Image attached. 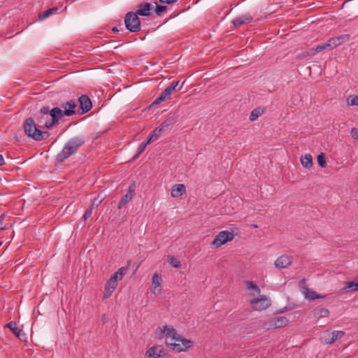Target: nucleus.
Returning a JSON list of instances; mask_svg holds the SVG:
<instances>
[{
	"mask_svg": "<svg viewBox=\"0 0 358 358\" xmlns=\"http://www.w3.org/2000/svg\"><path fill=\"white\" fill-rule=\"evenodd\" d=\"M164 131H165V129H163L162 127H161L159 126V127L155 128V130L152 131V133L150 135L152 136V138L155 140H157Z\"/></svg>",
	"mask_w": 358,
	"mask_h": 358,
	"instance_id": "nucleus-32",
	"label": "nucleus"
},
{
	"mask_svg": "<svg viewBox=\"0 0 358 358\" xmlns=\"http://www.w3.org/2000/svg\"><path fill=\"white\" fill-rule=\"evenodd\" d=\"M185 193V186L183 184L175 185L172 187L171 196L176 198L180 197Z\"/></svg>",
	"mask_w": 358,
	"mask_h": 358,
	"instance_id": "nucleus-18",
	"label": "nucleus"
},
{
	"mask_svg": "<svg viewBox=\"0 0 358 358\" xmlns=\"http://www.w3.org/2000/svg\"><path fill=\"white\" fill-rule=\"evenodd\" d=\"M245 285L247 286L248 289L252 291L250 293L251 295H255L257 294L260 293L259 287L252 281H245Z\"/></svg>",
	"mask_w": 358,
	"mask_h": 358,
	"instance_id": "nucleus-27",
	"label": "nucleus"
},
{
	"mask_svg": "<svg viewBox=\"0 0 358 358\" xmlns=\"http://www.w3.org/2000/svg\"><path fill=\"white\" fill-rule=\"evenodd\" d=\"M292 263V257L287 255L280 256L276 259L274 265L277 268L282 269L289 267Z\"/></svg>",
	"mask_w": 358,
	"mask_h": 358,
	"instance_id": "nucleus-9",
	"label": "nucleus"
},
{
	"mask_svg": "<svg viewBox=\"0 0 358 358\" xmlns=\"http://www.w3.org/2000/svg\"><path fill=\"white\" fill-rule=\"evenodd\" d=\"M164 334L166 338H172V340H174V341H176V340L180 338V335L177 333L174 328H169L166 325L163 326V329L162 330V336L160 338H162Z\"/></svg>",
	"mask_w": 358,
	"mask_h": 358,
	"instance_id": "nucleus-13",
	"label": "nucleus"
},
{
	"mask_svg": "<svg viewBox=\"0 0 358 358\" xmlns=\"http://www.w3.org/2000/svg\"><path fill=\"white\" fill-rule=\"evenodd\" d=\"M112 31H114V32H117L119 30L117 29V27H113V28L112 29Z\"/></svg>",
	"mask_w": 358,
	"mask_h": 358,
	"instance_id": "nucleus-52",
	"label": "nucleus"
},
{
	"mask_svg": "<svg viewBox=\"0 0 358 358\" xmlns=\"http://www.w3.org/2000/svg\"><path fill=\"white\" fill-rule=\"evenodd\" d=\"M350 38V35L345 34L341 35L337 37L331 38L329 40V43L331 44V47H336L341 44H342L343 42L348 41Z\"/></svg>",
	"mask_w": 358,
	"mask_h": 358,
	"instance_id": "nucleus-17",
	"label": "nucleus"
},
{
	"mask_svg": "<svg viewBox=\"0 0 358 358\" xmlns=\"http://www.w3.org/2000/svg\"><path fill=\"white\" fill-rule=\"evenodd\" d=\"M252 20V17L247 13L245 15L236 17L233 21L232 24L235 27H240L243 24H248Z\"/></svg>",
	"mask_w": 358,
	"mask_h": 358,
	"instance_id": "nucleus-14",
	"label": "nucleus"
},
{
	"mask_svg": "<svg viewBox=\"0 0 358 358\" xmlns=\"http://www.w3.org/2000/svg\"><path fill=\"white\" fill-rule=\"evenodd\" d=\"M329 314V311L327 308H320L315 313V315L319 317H327Z\"/></svg>",
	"mask_w": 358,
	"mask_h": 358,
	"instance_id": "nucleus-37",
	"label": "nucleus"
},
{
	"mask_svg": "<svg viewBox=\"0 0 358 358\" xmlns=\"http://www.w3.org/2000/svg\"><path fill=\"white\" fill-rule=\"evenodd\" d=\"M348 103L350 106H358V96H350L348 99Z\"/></svg>",
	"mask_w": 358,
	"mask_h": 358,
	"instance_id": "nucleus-39",
	"label": "nucleus"
},
{
	"mask_svg": "<svg viewBox=\"0 0 358 358\" xmlns=\"http://www.w3.org/2000/svg\"><path fill=\"white\" fill-rule=\"evenodd\" d=\"M173 340H172V338H171V340H170V341H168V340L166 339V341H168L169 343H173Z\"/></svg>",
	"mask_w": 358,
	"mask_h": 358,
	"instance_id": "nucleus-53",
	"label": "nucleus"
},
{
	"mask_svg": "<svg viewBox=\"0 0 358 358\" xmlns=\"http://www.w3.org/2000/svg\"><path fill=\"white\" fill-rule=\"evenodd\" d=\"M24 130L26 135L35 141H40L49 137L48 131H42L36 127L32 117H28L24 122Z\"/></svg>",
	"mask_w": 358,
	"mask_h": 358,
	"instance_id": "nucleus-2",
	"label": "nucleus"
},
{
	"mask_svg": "<svg viewBox=\"0 0 358 358\" xmlns=\"http://www.w3.org/2000/svg\"><path fill=\"white\" fill-rule=\"evenodd\" d=\"M85 143L83 138L76 137L66 144L62 150L56 156V161L62 163L70 156L75 154L78 149Z\"/></svg>",
	"mask_w": 358,
	"mask_h": 358,
	"instance_id": "nucleus-1",
	"label": "nucleus"
},
{
	"mask_svg": "<svg viewBox=\"0 0 358 358\" xmlns=\"http://www.w3.org/2000/svg\"><path fill=\"white\" fill-rule=\"evenodd\" d=\"M275 329L285 327L288 323V320L285 317H276L273 318Z\"/></svg>",
	"mask_w": 358,
	"mask_h": 358,
	"instance_id": "nucleus-20",
	"label": "nucleus"
},
{
	"mask_svg": "<svg viewBox=\"0 0 358 358\" xmlns=\"http://www.w3.org/2000/svg\"><path fill=\"white\" fill-rule=\"evenodd\" d=\"M78 101L80 103V109L81 110V112L79 113L80 114H84L92 108V101L88 96L85 94L81 95L78 99Z\"/></svg>",
	"mask_w": 358,
	"mask_h": 358,
	"instance_id": "nucleus-10",
	"label": "nucleus"
},
{
	"mask_svg": "<svg viewBox=\"0 0 358 358\" xmlns=\"http://www.w3.org/2000/svg\"><path fill=\"white\" fill-rule=\"evenodd\" d=\"M331 47V44L329 43V41L324 43L318 45L316 46L315 48H311L308 51L306 52L307 55H314L317 52H320L324 50H326L327 48Z\"/></svg>",
	"mask_w": 358,
	"mask_h": 358,
	"instance_id": "nucleus-19",
	"label": "nucleus"
},
{
	"mask_svg": "<svg viewBox=\"0 0 358 358\" xmlns=\"http://www.w3.org/2000/svg\"><path fill=\"white\" fill-rule=\"evenodd\" d=\"M106 285L115 289L117 285V280H116V275H112L109 280L106 283Z\"/></svg>",
	"mask_w": 358,
	"mask_h": 358,
	"instance_id": "nucleus-31",
	"label": "nucleus"
},
{
	"mask_svg": "<svg viewBox=\"0 0 358 358\" xmlns=\"http://www.w3.org/2000/svg\"><path fill=\"white\" fill-rule=\"evenodd\" d=\"M171 90H167L166 88L160 94L165 99H167L171 95L170 92Z\"/></svg>",
	"mask_w": 358,
	"mask_h": 358,
	"instance_id": "nucleus-45",
	"label": "nucleus"
},
{
	"mask_svg": "<svg viewBox=\"0 0 358 358\" xmlns=\"http://www.w3.org/2000/svg\"><path fill=\"white\" fill-rule=\"evenodd\" d=\"M115 289L110 287H108L107 285H105L104 292H103V299H107L109 296H110Z\"/></svg>",
	"mask_w": 358,
	"mask_h": 358,
	"instance_id": "nucleus-35",
	"label": "nucleus"
},
{
	"mask_svg": "<svg viewBox=\"0 0 358 358\" xmlns=\"http://www.w3.org/2000/svg\"><path fill=\"white\" fill-rule=\"evenodd\" d=\"M162 3L172 4L176 3L178 0H159Z\"/></svg>",
	"mask_w": 358,
	"mask_h": 358,
	"instance_id": "nucleus-48",
	"label": "nucleus"
},
{
	"mask_svg": "<svg viewBox=\"0 0 358 358\" xmlns=\"http://www.w3.org/2000/svg\"><path fill=\"white\" fill-rule=\"evenodd\" d=\"M262 327L264 329H266V330L274 329L275 327H274V324H273V318L264 322Z\"/></svg>",
	"mask_w": 358,
	"mask_h": 358,
	"instance_id": "nucleus-36",
	"label": "nucleus"
},
{
	"mask_svg": "<svg viewBox=\"0 0 358 358\" xmlns=\"http://www.w3.org/2000/svg\"><path fill=\"white\" fill-rule=\"evenodd\" d=\"M125 27L131 32H137L141 30V22L138 16L134 12H129L124 17Z\"/></svg>",
	"mask_w": 358,
	"mask_h": 358,
	"instance_id": "nucleus-4",
	"label": "nucleus"
},
{
	"mask_svg": "<svg viewBox=\"0 0 358 358\" xmlns=\"http://www.w3.org/2000/svg\"><path fill=\"white\" fill-rule=\"evenodd\" d=\"M154 358H157V357H154Z\"/></svg>",
	"mask_w": 358,
	"mask_h": 358,
	"instance_id": "nucleus-55",
	"label": "nucleus"
},
{
	"mask_svg": "<svg viewBox=\"0 0 358 358\" xmlns=\"http://www.w3.org/2000/svg\"><path fill=\"white\" fill-rule=\"evenodd\" d=\"M152 285H154V291L153 292L155 294H160L161 292V288H160V282H161V277L155 273L152 276Z\"/></svg>",
	"mask_w": 358,
	"mask_h": 358,
	"instance_id": "nucleus-21",
	"label": "nucleus"
},
{
	"mask_svg": "<svg viewBox=\"0 0 358 358\" xmlns=\"http://www.w3.org/2000/svg\"><path fill=\"white\" fill-rule=\"evenodd\" d=\"M179 84V81L172 82L169 87H166L167 90H171L170 92L172 94L173 91L176 90V87Z\"/></svg>",
	"mask_w": 358,
	"mask_h": 358,
	"instance_id": "nucleus-42",
	"label": "nucleus"
},
{
	"mask_svg": "<svg viewBox=\"0 0 358 358\" xmlns=\"http://www.w3.org/2000/svg\"><path fill=\"white\" fill-rule=\"evenodd\" d=\"M58 10L59 9H58L57 7H54V8H49V9L46 10L45 11H44L43 13H39L38 14V19L40 20H43L44 19L48 17L51 15L57 13Z\"/></svg>",
	"mask_w": 358,
	"mask_h": 358,
	"instance_id": "nucleus-25",
	"label": "nucleus"
},
{
	"mask_svg": "<svg viewBox=\"0 0 358 358\" xmlns=\"http://www.w3.org/2000/svg\"><path fill=\"white\" fill-rule=\"evenodd\" d=\"M146 147H147L146 143H145L144 142H143V143H142L139 145L138 152H137V154L134 157V159H136V158H137V157L141 155V153H142V152L145 150V148H146Z\"/></svg>",
	"mask_w": 358,
	"mask_h": 358,
	"instance_id": "nucleus-40",
	"label": "nucleus"
},
{
	"mask_svg": "<svg viewBox=\"0 0 358 358\" xmlns=\"http://www.w3.org/2000/svg\"><path fill=\"white\" fill-rule=\"evenodd\" d=\"M345 333L342 331H334L331 333V336L329 338L325 339V342L328 344L334 343L336 340L342 338Z\"/></svg>",
	"mask_w": 358,
	"mask_h": 358,
	"instance_id": "nucleus-22",
	"label": "nucleus"
},
{
	"mask_svg": "<svg viewBox=\"0 0 358 358\" xmlns=\"http://www.w3.org/2000/svg\"><path fill=\"white\" fill-rule=\"evenodd\" d=\"M299 284L301 289H303V294H304L305 297L307 299L313 301L316 299H320L324 297L323 296L317 294L315 291L309 289L306 285V279L303 278L301 280Z\"/></svg>",
	"mask_w": 358,
	"mask_h": 358,
	"instance_id": "nucleus-8",
	"label": "nucleus"
},
{
	"mask_svg": "<svg viewBox=\"0 0 358 358\" xmlns=\"http://www.w3.org/2000/svg\"><path fill=\"white\" fill-rule=\"evenodd\" d=\"M4 217H5V214L4 213H3V214H1L0 215V225H2V224H3L2 222H3V220Z\"/></svg>",
	"mask_w": 358,
	"mask_h": 358,
	"instance_id": "nucleus-51",
	"label": "nucleus"
},
{
	"mask_svg": "<svg viewBox=\"0 0 358 358\" xmlns=\"http://www.w3.org/2000/svg\"><path fill=\"white\" fill-rule=\"evenodd\" d=\"M166 99L162 95L159 94V96L154 101L152 105L159 104L161 102L164 101Z\"/></svg>",
	"mask_w": 358,
	"mask_h": 358,
	"instance_id": "nucleus-46",
	"label": "nucleus"
},
{
	"mask_svg": "<svg viewBox=\"0 0 358 358\" xmlns=\"http://www.w3.org/2000/svg\"><path fill=\"white\" fill-rule=\"evenodd\" d=\"M62 108H64V110H70L72 112V115L76 114L75 108H76L77 105L76 102L73 100H70L66 101V103H64L61 105Z\"/></svg>",
	"mask_w": 358,
	"mask_h": 358,
	"instance_id": "nucleus-24",
	"label": "nucleus"
},
{
	"mask_svg": "<svg viewBox=\"0 0 358 358\" xmlns=\"http://www.w3.org/2000/svg\"><path fill=\"white\" fill-rule=\"evenodd\" d=\"M234 234L228 231H222L218 233L211 243V246L215 248H220L228 241L234 239Z\"/></svg>",
	"mask_w": 358,
	"mask_h": 358,
	"instance_id": "nucleus-5",
	"label": "nucleus"
},
{
	"mask_svg": "<svg viewBox=\"0 0 358 358\" xmlns=\"http://www.w3.org/2000/svg\"><path fill=\"white\" fill-rule=\"evenodd\" d=\"M169 263L174 268H179L181 267V263L179 260H178L176 257L171 256L168 257Z\"/></svg>",
	"mask_w": 358,
	"mask_h": 358,
	"instance_id": "nucleus-29",
	"label": "nucleus"
},
{
	"mask_svg": "<svg viewBox=\"0 0 358 358\" xmlns=\"http://www.w3.org/2000/svg\"><path fill=\"white\" fill-rule=\"evenodd\" d=\"M138 9L135 13L141 16H150L153 6L150 3H140L137 6Z\"/></svg>",
	"mask_w": 358,
	"mask_h": 358,
	"instance_id": "nucleus-11",
	"label": "nucleus"
},
{
	"mask_svg": "<svg viewBox=\"0 0 358 358\" xmlns=\"http://www.w3.org/2000/svg\"><path fill=\"white\" fill-rule=\"evenodd\" d=\"M5 164L4 159L1 155H0V166H3Z\"/></svg>",
	"mask_w": 358,
	"mask_h": 358,
	"instance_id": "nucleus-50",
	"label": "nucleus"
},
{
	"mask_svg": "<svg viewBox=\"0 0 358 358\" xmlns=\"http://www.w3.org/2000/svg\"><path fill=\"white\" fill-rule=\"evenodd\" d=\"M250 304L252 306V308L255 310H263L270 306L268 300L264 295H262L258 298L252 299L250 301Z\"/></svg>",
	"mask_w": 358,
	"mask_h": 358,
	"instance_id": "nucleus-7",
	"label": "nucleus"
},
{
	"mask_svg": "<svg viewBox=\"0 0 358 358\" xmlns=\"http://www.w3.org/2000/svg\"><path fill=\"white\" fill-rule=\"evenodd\" d=\"M103 198H99V196H98L96 198H95L91 205V208H93L94 207H98L101 203L102 202Z\"/></svg>",
	"mask_w": 358,
	"mask_h": 358,
	"instance_id": "nucleus-41",
	"label": "nucleus"
},
{
	"mask_svg": "<svg viewBox=\"0 0 358 358\" xmlns=\"http://www.w3.org/2000/svg\"><path fill=\"white\" fill-rule=\"evenodd\" d=\"M148 357H157L159 358L164 355V349L161 346H152L145 353Z\"/></svg>",
	"mask_w": 358,
	"mask_h": 358,
	"instance_id": "nucleus-15",
	"label": "nucleus"
},
{
	"mask_svg": "<svg viewBox=\"0 0 358 358\" xmlns=\"http://www.w3.org/2000/svg\"><path fill=\"white\" fill-rule=\"evenodd\" d=\"M134 185H131L129 187V189H128L127 194L122 197V199L118 204V206H117L119 209L122 208V206L126 205L129 201H130L131 200V199L133 198V196H134Z\"/></svg>",
	"mask_w": 358,
	"mask_h": 358,
	"instance_id": "nucleus-16",
	"label": "nucleus"
},
{
	"mask_svg": "<svg viewBox=\"0 0 358 358\" xmlns=\"http://www.w3.org/2000/svg\"><path fill=\"white\" fill-rule=\"evenodd\" d=\"M176 120H177V117H176V116L169 117L161 124L160 127H162L163 129H166L169 127L175 124Z\"/></svg>",
	"mask_w": 358,
	"mask_h": 358,
	"instance_id": "nucleus-28",
	"label": "nucleus"
},
{
	"mask_svg": "<svg viewBox=\"0 0 358 358\" xmlns=\"http://www.w3.org/2000/svg\"><path fill=\"white\" fill-rule=\"evenodd\" d=\"M155 141V139L152 138V136L150 135V136L148 137V140H147L145 142H144V143H146V145H148V144H150L151 142H152V141Z\"/></svg>",
	"mask_w": 358,
	"mask_h": 358,
	"instance_id": "nucleus-49",
	"label": "nucleus"
},
{
	"mask_svg": "<svg viewBox=\"0 0 358 358\" xmlns=\"http://www.w3.org/2000/svg\"><path fill=\"white\" fill-rule=\"evenodd\" d=\"M127 268L125 267H121L117 272L113 275H116V280H120L123 276L127 273Z\"/></svg>",
	"mask_w": 358,
	"mask_h": 358,
	"instance_id": "nucleus-33",
	"label": "nucleus"
},
{
	"mask_svg": "<svg viewBox=\"0 0 358 358\" xmlns=\"http://www.w3.org/2000/svg\"><path fill=\"white\" fill-rule=\"evenodd\" d=\"M301 164L304 168L310 169L313 166V158L310 154H306L301 157Z\"/></svg>",
	"mask_w": 358,
	"mask_h": 358,
	"instance_id": "nucleus-23",
	"label": "nucleus"
},
{
	"mask_svg": "<svg viewBox=\"0 0 358 358\" xmlns=\"http://www.w3.org/2000/svg\"><path fill=\"white\" fill-rule=\"evenodd\" d=\"M167 345L172 346V349L176 352L185 351L189 348L192 345V342L189 340L183 338L180 335V338L175 341V343H169L166 341Z\"/></svg>",
	"mask_w": 358,
	"mask_h": 358,
	"instance_id": "nucleus-6",
	"label": "nucleus"
},
{
	"mask_svg": "<svg viewBox=\"0 0 358 358\" xmlns=\"http://www.w3.org/2000/svg\"><path fill=\"white\" fill-rule=\"evenodd\" d=\"M350 134L352 138L357 139L358 140V129L357 128H352L350 131Z\"/></svg>",
	"mask_w": 358,
	"mask_h": 358,
	"instance_id": "nucleus-43",
	"label": "nucleus"
},
{
	"mask_svg": "<svg viewBox=\"0 0 358 358\" xmlns=\"http://www.w3.org/2000/svg\"><path fill=\"white\" fill-rule=\"evenodd\" d=\"M156 3L155 13L157 15H161L163 12H164L167 10V6L158 5L157 3Z\"/></svg>",
	"mask_w": 358,
	"mask_h": 358,
	"instance_id": "nucleus-38",
	"label": "nucleus"
},
{
	"mask_svg": "<svg viewBox=\"0 0 358 358\" xmlns=\"http://www.w3.org/2000/svg\"><path fill=\"white\" fill-rule=\"evenodd\" d=\"M92 211V208L90 207L89 209H87L85 212L83 217V219L84 220V221H85L87 218H89L91 216Z\"/></svg>",
	"mask_w": 358,
	"mask_h": 358,
	"instance_id": "nucleus-44",
	"label": "nucleus"
},
{
	"mask_svg": "<svg viewBox=\"0 0 358 358\" xmlns=\"http://www.w3.org/2000/svg\"><path fill=\"white\" fill-rule=\"evenodd\" d=\"M351 289L352 291H358V282L354 281L347 282V285L343 289Z\"/></svg>",
	"mask_w": 358,
	"mask_h": 358,
	"instance_id": "nucleus-34",
	"label": "nucleus"
},
{
	"mask_svg": "<svg viewBox=\"0 0 358 358\" xmlns=\"http://www.w3.org/2000/svg\"><path fill=\"white\" fill-rule=\"evenodd\" d=\"M5 229V227H0V230H3Z\"/></svg>",
	"mask_w": 358,
	"mask_h": 358,
	"instance_id": "nucleus-54",
	"label": "nucleus"
},
{
	"mask_svg": "<svg viewBox=\"0 0 358 358\" xmlns=\"http://www.w3.org/2000/svg\"><path fill=\"white\" fill-rule=\"evenodd\" d=\"M50 115L51 117L50 121H46L45 127L47 129H51L52 127L59 124V120L64 116H72V112L70 110H64L60 108L55 107L50 111Z\"/></svg>",
	"mask_w": 358,
	"mask_h": 358,
	"instance_id": "nucleus-3",
	"label": "nucleus"
},
{
	"mask_svg": "<svg viewBox=\"0 0 358 358\" xmlns=\"http://www.w3.org/2000/svg\"><path fill=\"white\" fill-rule=\"evenodd\" d=\"M50 109H49V107L48 106H43L41 109H40V112L41 113L43 114V115H47V114H50Z\"/></svg>",
	"mask_w": 358,
	"mask_h": 358,
	"instance_id": "nucleus-47",
	"label": "nucleus"
},
{
	"mask_svg": "<svg viewBox=\"0 0 358 358\" xmlns=\"http://www.w3.org/2000/svg\"><path fill=\"white\" fill-rule=\"evenodd\" d=\"M317 160L318 165L320 167L324 168L326 166L327 162H326L324 153L321 152L320 154H319L317 156Z\"/></svg>",
	"mask_w": 358,
	"mask_h": 358,
	"instance_id": "nucleus-30",
	"label": "nucleus"
},
{
	"mask_svg": "<svg viewBox=\"0 0 358 358\" xmlns=\"http://www.w3.org/2000/svg\"><path fill=\"white\" fill-rule=\"evenodd\" d=\"M5 327L10 329L20 341L25 340V334L23 332L22 329L17 328L16 322L13 321L10 322L9 323L6 324Z\"/></svg>",
	"mask_w": 358,
	"mask_h": 358,
	"instance_id": "nucleus-12",
	"label": "nucleus"
},
{
	"mask_svg": "<svg viewBox=\"0 0 358 358\" xmlns=\"http://www.w3.org/2000/svg\"><path fill=\"white\" fill-rule=\"evenodd\" d=\"M265 111V108L262 107H257L255 109H254L250 115V121H255L259 117H260Z\"/></svg>",
	"mask_w": 358,
	"mask_h": 358,
	"instance_id": "nucleus-26",
	"label": "nucleus"
}]
</instances>
